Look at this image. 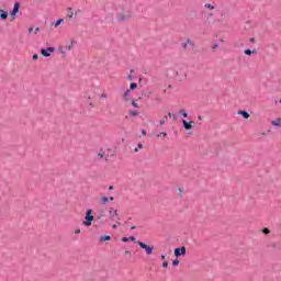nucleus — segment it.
I'll return each instance as SVG.
<instances>
[{
	"label": "nucleus",
	"mask_w": 281,
	"mask_h": 281,
	"mask_svg": "<svg viewBox=\"0 0 281 281\" xmlns=\"http://www.w3.org/2000/svg\"><path fill=\"white\" fill-rule=\"evenodd\" d=\"M94 220H95V217L93 216V211L91 209H89L86 212V217H85L82 225H85L86 227H91Z\"/></svg>",
	"instance_id": "f257e3e1"
},
{
	"label": "nucleus",
	"mask_w": 281,
	"mask_h": 281,
	"mask_svg": "<svg viewBox=\"0 0 281 281\" xmlns=\"http://www.w3.org/2000/svg\"><path fill=\"white\" fill-rule=\"evenodd\" d=\"M137 245L140 247V249L146 251L147 256H153V250L155 249L154 246H148L144 241H137Z\"/></svg>",
	"instance_id": "f03ea898"
},
{
	"label": "nucleus",
	"mask_w": 281,
	"mask_h": 281,
	"mask_svg": "<svg viewBox=\"0 0 281 281\" xmlns=\"http://www.w3.org/2000/svg\"><path fill=\"white\" fill-rule=\"evenodd\" d=\"M109 218L110 221H120V213L117 212V210H113V207H111L109 210Z\"/></svg>",
	"instance_id": "7ed1b4c3"
},
{
	"label": "nucleus",
	"mask_w": 281,
	"mask_h": 281,
	"mask_svg": "<svg viewBox=\"0 0 281 281\" xmlns=\"http://www.w3.org/2000/svg\"><path fill=\"white\" fill-rule=\"evenodd\" d=\"M54 52H56V48H54V47H48L47 49H45V48L41 49V54L45 58H49L52 56V54H54Z\"/></svg>",
	"instance_id": "20e7f679"
},
{
	"label": "nucleus",
	"mask_w": 281,
	"mask_h": 281,
	"mask_svg": "<svg viewBox=\"0 0 281 281\" xmlns=\"http://www.w3.org/2000/svg\"><path fill=\"white\" fill-rule=\"evenodd\" d=\"M131 16H132L131 11H124L123 13H117L119 21H126L131 19Z\"/></svg>",
	"instance_id": "39448f33"
},
{
	"label": "nucleus",
	"mask_w": 281,
	"mask_h": 281,
	"mask_svg": "<svg viewBox=\"0 0 281 281\" xmlns=\"http://www.w3.org/2000/svg\"><path fill=\"white\" fill-rule=\"evenodd\" d=\"M21 9V3L15 2L13 4V10L10 12L11 16H16V14H19V10Z\"/></svg>",
	"instance_id": "423d86ee"
},
{
	"label": "nucleus",
	"mask_w": 281,
	"mask_h": 281,
	"mask_svg": "<svg viewBox=\"0 0 281 281\" xmlns=\"http://www.w3.org/2000/svg\"><path fill=\"white\" fill-rule=\"evenodd\" d=\"M175 256L176 258H179V256H186V247L182 246L181 248H176Z\"/></svg>",
	"instance_id": "0eeeda50"
},
{
	"label": "nucleus",
	"mask_w": 281,
	"mask_h": 281,
	"mask_svg": "<svg viewBox=\"0 0 281 281\" xmlns=\"http://www.w3.org/2000/svg\"><path fill=\"white\" fill-rule=\"evenodd\" d=\"M182 124H183V127L186 128V131H191V128H194V125H193L194 122H192V121L188 122V121L183 120Z\"/></svg>",
	"instance_id": "6e6552de"
},
{
	"label": "nucleus",
	"mask_w": 281,
	"mask_h": 281,
	"mask_svg": "<svg viewBox=\"0 0 281 281\" xmlns=\"http://www.w3.org/2000/svg\"><path fill=\"white\" fill-rule=\"evenodd\" d=\"M123 100L125 102H131V90H126L124 93H123Z\"/></svg>",
	"instance_id": "1a4fd4ad"
},
{
	"label": "nucleus",
	"mask_w": 281,
	"mask_h": 281,
	"mask_svg": "<svg viewBox=\"0 0 281 281\" xmlns=\"http://www.w3.org/2000/svg\"><path fill=\"white\" fill-rule=\"evenodd\" d=\"M76 14H78V12L75 13L72 8L67 9L68 19H74V15H76Z\"/></svg>",
	"instance_id": "9d476101"
},
{
	"label": "nucleus",
	"mask_w": 281,
	"mask_h": 281,
	"mask_svg": "<svg viewBox=\"0 0 281 281\" xmlns=\"http://www.w3.org/2000/svg\"><path fill=\"white\" fill-rule=\"evenodd\" d=\"M271 125L272 126H278L279 128H281V119L277 117L273 121H271Z\"/></svg>",
	"instance_id": "9b49d317"
},
{
	"label": "nucleus",
	"mask_w": 281,
	"mask_h": 281,
	"mask_svg": "<svg viewBox=\"0 0 281 281\" xmlns=\"http://www.w3.org/2000/svg\"><path fill=\"white\" fill-rule=\"evenodd\" d=\"M0 13V19H2V21H5L8 19V12L1 9Z\"/></svg>",
	"instance_id": "f8f14e48"
},
{
	"label": "nucleus",
	"mask_w": 281,
	"mask_h": 281,
	"mask_svg": "<svg viewBox=\"0 0 281 281\" xmlns=\"http://www.w3.org/2000/svg\"><path fill=\"white\" fill-rule=\"evenodd\" d=\"M121 240H122V243H128L130 240L132 243H135V237H123Z\"/></svg>",
	"instance_id": "ddd939ff"
},
{
	"label": "nucleus",
	"mask_w": 281,
	"mask_h": 281,
	"mask_svg": "<svg viewBox=\"0 0 281 281\" xmlns=\"http://www.w3.org/2000/svg\"><path fill=\"white\" fill-rule=\"evenodd\" d=\"M238 115H241L245 117V120H249V114L247 113V111H239Z\"/></svg>",
	"instance_id": "4468645a"
},
{
	"label": "nucleus",
	"mask_w": 281,
	"mask_h": 281,
	"mask_svg": "<svg viewBox=\"0 0 281 281\" xmlns=\"http://www.w3.org/2000/svg\"><path fill=\"white\" fill-rule=\"evenodd\" d=\"M204 8H205L206 10H210V11L216 10V7H214V4H210V3L204 4Z\"/></svg>",
	"instance_id": "2eb2a0df"
},
{
	"label": "nucleus",
	"mask_w": 281,
	"mask_h": 281,
	"mask_svg": "<svg viewBox=\"0 0 281 281\" xmlns=\"http://www.w3.org/2000/svg\"><path fill=\"white\" fill-rule=\"evenodd\" d=\"M106 240H111V237L109 235H104V236L100 237V243H104Z\"/></svg>",
	"instance_id": "dca6fc26"
},
{
	"label": "nucleus",
	"mask_w": 281,
	"mask_h": 281,
	"mask_svg": "<svg viewBox=\"0 0 281 281\" xmlns=\"http://www.w3.org/2000/svg\"><path fill=\"white\" fill-rule=\"evenodd\" d=\"M100 201H101L102 205H106V203H109V198L108 196H102L100 199Z\"/></svg>",
	"instance_id": "f3484780"
},
{
	"label": "nucleus",
	"mask_w": 281,
	"mask_h": 281,
	"mask_svg": "<svg viewBox=\"0 0 281 281\" xmlns=\"http://www.w3.org/2000/svg\"><path fill=\"white\" fill-rule=\"evenodd\" d=\"M244 54H246V56H251V54H256V50L245 49Z\"/></svg>",
	"instance_id": "a211bd4d"
},
{
	"label": "nucleus",
	"mask_w": 281,
	"mask_h": 281,
	"mask_svg": "<svg viewBox=\"0 0 281 281\" xmlns=\"http://www.w3.org/2000/svg\"><path fill=\"white\" fill-rule=\"evenodd\" d=\"M168 122V116H164L162 120H160V126H164Z\"/></svg>",
	"instance_id": "6ab92c4d"
},
{
	"label": "nucleus",
	"mask_w": 281,
	"mask_h": 281,
	"mask_svg": "<svg viewBox=\"0 0 281 281\" xmlns=\"http://www.w3.org/2000/svg\"><path fill=\"white\" fill-rule=\"evenodd\" d=\"M130 89H131L132 91H135V89H137V83L132 82V83L130 85Z\"/></svg>",
	"instance_id": "aec40b11"
},
{
	"label": "nucleus",
	"mask_w": 281,
	"mask_h": 281,
	"mask_svg": "<svg viewBox=\"0 0 281 281\" xmlns=\"http://www.w3.org/2000/svg\"><path fill=\"white\" fill-rule=\"evenodd\" d=\"M101 100H106L109 98V95L106 94V92H103L100 94Z\"/></svg>",
	"instance_id": "412c9836"
},
{
	"label": "nucleus",
	"mask_w": 281,
	"mask_h": 281,
	"mask_svg": "<svg viewBox=\"0 0 281 281\" xmlns=\"http://www.w3.org/2000/svg\"><path fill=\"white\" fill-rule=\"evenodd\" d=\"M65 20L64 19H59L55 22V27H58V25H60V23H63Z\"/></svg>",
	"instance_id": "4be33fe9"
},
{
	"label": "nucleus",
	"mask_w": 281,
	"mask_h": 281,
	"mask_svg": "<svg viewBox=\"0 0 281 281\" xmlns=\"http://www.w3.org/2000/svg\"><path fill=\"white\" fill-rule=\"evenodd\" d=\"M130 115L132 116V117H136V115H137V111H133V110H130Z\"/></svg>",
	"instance_id": "5701e85b"
},
{
	"label": "nucleus",
	"mask_w": 281,
	"mask_h": 281,
	"mask_svg": "<svg viewBox=\"0 0 281 281\" xmlns=\"http://www.w3.org/2000/svg\"><path fill=\"white\" fill-rule=\"evenodd\" d=\"M180 115H183L184 117H188V113L186 112V110H180L179 111Z\"/></svg>",
	"instance_id": "b1692460"
},
{
	"label": "nucleus",
	"mask_w": 281,
	"mask_h": 281,
	"mask_svg": "<svg viewBox=\"0 0 281 281\" xmlns=\"http://www.w3.org/2000/svg\"><path fill=\"white\" fill-rule=\"evenodd\" d=\"M168 137V133H166V132H161V133H159L158 135H157V137Z\"/></svg>",
	"instance_id": "393cba45"
},
{
	"label": "nucleus",
	"mask_w": 281,
	"mask_h": 281,
	"mask_svg": "<svg viewBox=\"0 0 281 281\" xmlns=\"http://www.w3.org/2000/svg\"><path fill=\"white\" fill-rule=\"evenodd\" d=\"M132 106H134V109H139V104H137L135 100L132 101Z\"/></svg>",
	"instance_id": "a878e982"
},
{
	"label": "nucleus",
	"mask_w": 281,
	"mask_h": 281,
	"mask_svg": "<svg viewBox=\"0 0 281 281\" xmlns=\"http://www.w3.org/2000/svg\"><path fill=\"white\" fill-rule=\"evenodd\" d=\"M168 117H173V120H177V115L172 114V113H168Z\"/></svg>",
	"instance_id": "bb28decb"
},
{
	"label": "nucleus",
	"mask_w": 281,
	"mask_h": 281,
	"mask_svg": "<svg viewBox=\"0 0 281 281\" xmlns=\"http://www.w3.org/2000/svg\"><path fill=\"white\" fill-rule=\"evenodd\" d=\"M172 265H173V267H177V266L179 265V260H178V259H175V260L172 261Z\"/></svg>",
	"instance_id": "cd10ccee"
},
{
	"label": "nucleus",
	"mask_w": 281,
	"mask_h": 281,
	"mask_svg": "<svg viewBox=\"0 0 281 281\" xmlns=\"http://www.w3.org/2000/svg\"><path fill=\"white\" fill-rule=\"evenodd\" d=\"M207 16H209V19H213L214 18V13L213 12H209Z\"/></svg>",
	"instance_id": "c85d7f7f"
},
{
	"label": "nucleus",
	"mask_w": 281,
	"mask_h": 281,
	"mask_svg": "<svg viewBox=\"0 0 281 281\" xmlns=\"http://www.w3.org/2000/svg\"><path fill=\"white\" fill-rule=\"evenodd\" d=\"M269 233H270L269 228H263L262 229V234H269Z\"/></svg>",
	"instance_id": "c756f323"
},
{
	"label": "nucleus",
	"mask_w": 281,
	"mask_h": 281,
	"mask_svg": "<svg viewBox=\"0 0 281 281\" xmlns=\"http://www.w3.org/2000/svg\"><path fill=\"white\" fill-rule=\"evenodd\" d=\"M38 32H41V27H36L35 30H34V34H38Z\"/></svg>",
	"instance_id": "7c9ffc66"
},
{
	"label": "nucleus",
	"mask_w": 281,
	"mask_h": 281,
	"mask_svg": "<svg viewBox=\"0 0 281 281\" xmlns=\"http://www.w3.org/2000/svg\"><path fill=\"white\" fill-rule=\"evenodd\" d=\"M168 265H169V262H168V261H165V262L162 263L164 269L168 268Z\"/></svg>",
	"instance_id": "2f4dec72"
},
{
	"label": "nucleus",
	"mask_w": 281,
	"mask_h": 281,
	"mask_svg": "<svg viewBox=\"0 0 281 281\" xmlns=\"http://www.w3.org/2000/svg\"><path fill=\"white\" fill-rule=\"evenodd\" d=\"M33 60H38V54L33 55Z\"/></svg>",
	"instance_id": "473e14b6"
},
{
	"label": "nucleus",
	"mask_w": 281,
	"mask_h": 281,
	"mask_svg": "<svg viewBox=\"0 0 281 281\" xmlns=\"http://www.w3.org/2000/svg\"><path fill=\"white\" fill-rule=\"evenodd\" d=\"M32 32H34V27L29 29V34H32Z\"/></svg>",
	"instance_id": "72a5a7b5"
},
{
	"label": "nucleus",
	"mask_w": 281,
	"mask_h": 281,
	"mask_svg": "<svg viewBox=\"0 0 281 281\" xmlns=\"http://www.w3.org/2000/svg\"><path fill=\"white\" fill-rule=\"evenodd\" d=\"M80 232H81L80 228H77V229L75 231V234L78 235V234H80Z\"/></svg>",
	"instance_id": "f704fd0d"
},
{
	"label": "nucleus",
	"mask_w": 281,
	"mask_h": 281,
	"mask_svg": "<svg viewBox=\"0 0 281 281\" xmlns=\"http://www.w3.org/2000/svg\"><path fill=\"white\" fill-rule=\"evenodd\" d=\"M125 255L131 256V251L130 250L125 251Z\"/></svg>",
	"instance_id": "c9c22d12"
},
{
	"label": "nucleus",
	"mask_w": 281,
	"mask_h": 281,
	"mask_svg": "<svg viewBox=\"0 0 281 281\" xmlns=\"http://www.w3.org/2000/svg\"><path fill=\"white\" fill-rule=\"evenodd\" d=\"M128 80H133V75H130V76H128Z\"/></svg>",
	"instance_id": "e433bc0d"
},
{
	"label": "nucleus",
	"mask_w": 281,
	"mask_h": 281,
	"mask_svg": "<svg viewBox=\"0 0 281 281\" xmlns=\"http://www.w3.org/2000/svg\"><path fill=\"white\" fill-rule=\"evenodd\" d=\"M138 148H144V145L143 144H138Z\"/></svg>",
	"instance_id": "4c0bfd02"
},
{
	"label": "nucleus",
	"mask_w": 281,
	"mask_h": 281,
	"mask_svg": "<svg viewBox=\"0 0 281 281\" xmlns=\"http://www.w3.org/2000/svg\"><path fill=\"white\" fill-rule=\"evenodd\" d=\"M110 201H115V198L114 196H110Z\"/></svg>",
	"instance_id": "58836bf2"
},
{
	"label": "nucleus",
	"mask_w": 281,
	"mask_h": 281,
	"mask_svg": "<svg viewBox=\"0 0 281 281\" xmlns=\"http://www.w3.org/2000/svg\"><path fill=\"white\" fill-rule=\"evenodd\" d=\"M161 260H166V257L164 255L160 256Z\"/></svg>",
	"instance_id": "ea45409f"
},
{
	"label": "nucleus",
	"mask_w": 281,
	"mask_h": 281,
	"mask_svg": "<svg viewBox=\"0 0 281 281\" xmlns=\"http://www.w3.org/2000/svg\"><path fill=\"white\" fill-rule=\"evenodd\" d=\"M216 47H218V44H215V45L213 46V49H216Z\"/></svg>",
	"instance_id": "a19ab883"
},
{
	"label": "nucleus",
	"mask_w": 281,
	"mask_h": 281,
	"mask_svg": "<svg viewBox=\"0 0 281 281\" xmlns=\"http://www.w3.org/2000/svg\"><path fill=\"white\" fill-rule=\"evenodd\" d=\"M112 227H113V229H117V225H115V224Z\"/></svg>",
	"instance_id": "79ce46f5"
},
{
	"label": "nucleus",
	"mask_w": 281,
	"mask_h": 281,
	"mask_svg": "<svg viewBox=\"0 0 281 281\" xmlns=\"http://www.w3.org/2000/svg\"><path fill=\"white\" fill-rule=\"evenodd\" d=\"M138 150H139L138 148H135V149H134V153H138Z\"/></svg>",
	"instance_id": "37998d69"
},
{
	"label": "nucleus",
	"mask_w": 281,
	"mask_h": 281,
	"mask_svg": "<svg viewBox=\"0 0 281 281\" xmlns=\"http://www.w3.org/2000/svg\"><path fill=\"white\" fill-rule=\"evenodd\" d=\"M100 155V157H104V153H102V154H99Z\"/></svg>",
	"instance_id": "c03bdc74"
},
{
	"label": "nucleus",
	"mask_w": 281,
	"mask_h": 281,
	"mask_svg": "<svg viewBox=\"0 0 281 281\" xmlns=\"http://www.w3.org/2000/svg\"><path fill=\"white\" fill-rule=\"evenodd\" d=\"M109 190H113V186H110V187H109Z\"/></svg>",
	"instance_id": "a18cd8bd"
},
{
	"label": "nucleus",
	"mask_w": 281,
	"mask_h": 281,
	"mask_svg": "<svg viewBox=\"0 0 281 281\" xmlns=\"http://www.w3.org/2000/svg\"><path fill=\"white\" fill-rule=\"evenodd\" d=\"M90 106H95L92 102H90Z\"/></svg>",
	"instance_id": "49530a36"
},
{
	"label": "nucleus",
	"mask_w": 281,
	"mask_h": 281,
	"mask_svg": "<svg viewBox=\"0 0 281 281\" xmlns=\"http://www.w3.org/2000/svg\"><path fill=\"white\" fill-rule=\"evenodd\" d=\"M143 135H146V131L145 130H143Z\"/></svg>",
	"instance_id": "de8ad7c7"
},
{
	"label": "nucleus",
	"mask_w": 281,
	"mask_h": 281,
	"mask_svg": "<svg viewBox=\"0 0 281 281\" xmlns=\"http://www.w3.org/2000/svg\"><path fill=\"white\" fill-rule=\"evenodd\" d=\"M250 43H254V38H250Z\"/></svg>",
	"instance_id": "09e8293b"
},
{
	"label": "nucleus",
	"mask_w": 281,
	"mask_h": 281,
	"mask_svg": "<svg viewBox=\"0 0 281 281\" xmlns=\"http://www.w3.org/2000/svg\"><path fill=\"white\" fill-rule=\"evenodd\" d=\"M67 49H71V46H67Z\"/></svg>",
	"instance_id": "8fccbe9b"
},
{
	"label": "nucleus",
	"mask_w": 281,
	"mask_h": 281,
	"mask_svg": "<svg viewBox=\"0 0 281 281\" xmlns=\"http://www.w3.org/2000/svg\"><path fill=\"white\" fill-rule=\"evenodd\" d=\"M131 229H135V226H132Z\"/></svg>",
	"instance_id": "3c124183"
},
{
	"label": "nucleus",
	"mask_w": 281,
	"mask_h": 281,
	"mask_svg": "<svg viewBox=\"0 0 281 281\" xmlns=\"http://www.w3.org/2000/svg\"><path fill=\"white\" fill-rule=\"evenodd\" d=\"M135 70H131V74H133Z\"/></svg>",
	"instance_id": "603ef678"
},
{
	"label": "nucleus",
	"mask_w": 281,
	"mask_h": 281,
	"mask_svg": "<svg viewBox=\"0 0 281 281\" xmlns=\"http://www.w3.org/2000/svg\"><path fill=\"white\" fill-rule=\"evenodd\" d=\"M280 104H281V99L279 100Z\"/></svg>",
	"instance_id": "864d4df0"
},
{
	"label": "nucleus",
	"mask_w": 281,
	"mask_h": 281,
	"mask_svg": "<svg viewBox=\"0 0 281 281\" xmlns=\"http://www.w3.org/2000/svg\"><path fill=\"white\" fill-rule=\"evenodd\" d=\"M199 120H201V116H199Z\"/></svg>",
	"instance_id": "5fc2aeb1"
}]
</instances>
